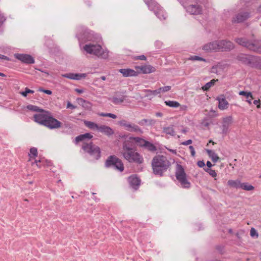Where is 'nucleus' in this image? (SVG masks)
<instances>
[{"mask_svg":"<svg viewBox=\"0 0 261 261\" xmlns=\"http://www.w3.org/2000/svg\"><path fill=\"white\" fill-rule=\"evenodd\" d=\"M122 153L123 156L129 163L141 164L143 163L142 156L136 151L133 144L129 141H124L122 144Z\"/></svg>","mask_w":261,"mask_h":261,"instance_id":"nucleus-1","label":"nucleus"},{"mask_svg":"<svg viewBox=\"0 0 261 261\" xmlns=\"http://www.w3.org/2000/svg\"><path fill=\"white\" fill-rule=\"evenodd\" d=\"M152 172L155 175L162 177L171 166L167 158L163 155H156L151 161Z\"/></svg>","mask_w":261,"mask_h":261,"instance_id":"nucleus-2","label":"nucleus"},{"mask_svg":"<svg viewBox=\"0 0 261 261\" xmlns=\"http://www.w3.org/2000/svg\"><path fill=\"white\" fill-rule=\"evenodd\" d=\"M236 59L245 66L261 69V58L259 57L240 53L238 55Z\"/></svg>","mask_w":261,"mask_h":261,"instance_id":"nucleus-3","label":"nucleus"},{"mask_svg":"<svg viewBox=\"0 0 261 261\" xmlns=\"http://www.w3.org/2000/svg\"><path fill=\"white\" fill-rule=\"evenodd\" d=\"M234 41L239 45L246 48L250 51L261 53L260 40H250L246 37H240L236 38Z\"/></svg>","mask_w":261,"mask_h":261,"instance_id":"nucleus-4","label":"nucleus"},{"mask_svg":"<svg viewBox=\"0 0 261 261\" xmlns=\"http://www.w3.org/2000/svg\"><path fill=\"white\" fill-rule=\"evenodd\" d=\"M76 37L79 41L80 46H81L82 43L87 41H95L98 39V36L95 35L93 31L83 26H80L77 28Z\"/></svg>","mask_w":261,"mask_h":261,"instance_id":"nucleus-5","label":"nucleus"},{"mask_svg":"<svg viewBox=\"0 0 261 261\" xmlns=\"http://www.w3.org/2000/svg\"><path fill=\"white\" fill-rule=\"evenodd\" d=\"M83 50L87 54L93 55L101 59H107L109 57V51L103 49L99 44H87L83 47Z\"/></svg>","mask_w":261,"mask_h":261,"instance_id":"nucleus-6","label":"nucleus"},{"mask_svg":"<svg viewBox=\"0 0 261 261\" xmlns=\"http://www.w3.org/2000/svg\"><path fill=\"white\" fill-rule=\"evenodd\" d=\"M175 176L182 188L189 189L191 187V183L187 179L185 169L180 164H177L176 166Z\"/></svg>","mask_w":261,"mask_h":261,"instance_id":"nucleus-7","label":"nucleus"},{"mask_svg":"<svg viewBox=\"0 0 261 261\" xmlns=\"http://www.w3.org/2000/svg\"><path fill=\"white\" fill-rule=\"evenodd\" d=\"M144 1L148 6L149 9L153 11L154 14L160 20H165L166 18V13L155 0H144Z\"/></svg>","mask_w":261,"mask_h":261,"instance_id":"nucleus-8","label":"nucleus"},{"mask_svg":"<svg viewBox=\"0 0 261 261\" xmlns=\"http://www.w3.org/2000/svg\"><path fill=\"white\" fill-rule=\"evenodd\" d=\"M83 150L89 154L94 160H98L101 156L100 148L92 142H84L82 145Z\"/></svg>","mask_w":261,"mask_h":261,"instance_id":"nucleus-9","label":"nucleus"},{"mask_svg":"<svg viewBox=\"0 0 261 261\" xmlns=\"http://www.w3.org/2000/svg\"><path fill=\"white\" fill-rule=\"evenodd\" d=\"M106 168H111L120 172L124 170V165L122 161L115 155L109 156L105 162Z\"/></svg>","mask_w":261,"mask_h":261,"instance_id":"nucleus-10","label":"nucleus"},{"mask_svg":"<svg viewBox=\"0 0 261 261\" xmlns=\"http://www.w3.org/2000/svg\"><path fill=\"white\" fill-rule=\"evenodd\" d=\"M118 124L128 132L138 134H142L143 133L142 129L139 126L135 123L127 122L124 119L119 121Z\"/></svg>","mask_w":261,"mask_h":261,"instance_id":"nucleus-11","label":"nucleus"},{"mask_svg":"<svg viewBox=\"0 0 261 261\" xmlns=\"http://www.w3.org/2000/svg\"><path fill=\"white\" fill-rule=\"evenodd\" d=\"M61 125L62 123L60 121L49 114L44 126L49 128V129H53L60 128L61 126Z\"/></svg>","mask_w":261,"mask_h":261,"instance_id":"nucleus-12","label":"nucleus"},{"mask_svg":"<svg viewBox=\"0 0 261 261\" xmlns=\"http://www.w3.org/2000/svg\"><path fill=\"white\" fill-rule=\"evenodd\" d=\"M181 5L184 6L186 11L192 15H199L202 13V7L197 4L190 5L188 6H186L181 2H180Z\"/></svg>","mask_w":261,"mask_h":261,"instance_id":"nucleus-13","label":"nucleus"},{"mask_svg":"<svg viewBox=\"0 0 261 261\" xmlns=\"http://www.w3.org/2000/svg\"><path fill=\"white\" fill-rule=\"evenodd\" d=\"M219 51H230L234 48L233 43L229 40H219Z\"/></svg>","mask_w":261,"mask_h":261,"instance_id":"nucleus-14","label":"nucleus"},{"mask_svg":"<svg viewBox=\"0 0 261 261\" xmlns=\"http://www.w3.org/2000/svg\"><path fill=\"white\" fill-rule=\"evenodd\" d=\"M232 123V117L231 116L226 117L223 119L221 126V134L226 135L229 132V128Z\"/></svg>","mask_w":261,"mask_h":261,"instance_id":"nucleus-15","label":"nucleus"},{"mask_svg":"<svg viewBox=\"0 0 261 261\" xmlns=\"http://www.w3.org/2000/svg\"><path fill=\"white\" fill-rule=\"evenodd\" d=\"M43 113L35 114L34 115V120L42 125H44L47 117L50 113L47 111H43Z\"/></svg>","mask_w":261,"mask_h":261,"instance_id":"nucleus-16","label":"nucleus"},{"mask_svg":"<svg viewBox=\"0 0 261 261\" xmlns=\"http://www.w3.org/2000/svg\"><path fill=\"white\" fill-rule=\"evenodd\" d=\"M15 57L25 64H31L35 63L34 58L28 54H15Z\"/></svg>","mask_w":261,"mask_h":261,"instance_id":"nucleus-17","label":"nucleus"},{"mask_svg":"<svg viewBox=\"0 0 261 261\" xmlns=\"http://www.w3.org/2000/svg\"><path fill=\"white\" fill-rule=\"evenodd\" d=\"M128 182L130 187L135 190H137L141 182L140 179L136 175H132L128 177Z\"/></svg>","mask_w":261,"mask_h":261,"instance_id":"nucleus-18","label":"nucleus"},{"mask_svg":"<svg viewBox=\"0 0 261 261\" xmlns=\"http://www.w3.org/2000/svg\"><path fill=\"white\" fill-rule=\"evenodd\" d=\"M219 40L214 41L204 44L202 49L205 51H219Z\"/></svg>","mask_w":261,"mask_h":261,"instance_id":"nucleus-19","label":"nucleus"},{"mask_svg":"<svg viewBox=\"0 0 261 261\" xmlns=\"http://www.w3.org/2000/svg\"><path fill=\"white\" fill-rule=\"evenodd\" d=\"M250 17V13L248 12H242L233 18L232 21L233 23H241L246 20Z\"/></svg>","mask_w":261,"mask_h":261,"instance_id":"nucleus-20","label":"nucleus"},{"mask_svg":"<svg viewBox=\"0 0 261 261\" xmlns=\"http://www.w3.org/2000/svg\"><path fill=\"white\" fill-rule=\"evenodd\" d=\"M126 96L117 92L116 94L109 98V100L115 105L121 104L124 102Z\"/></svg>","mask_w":261,"mask_h":261,"instance_id":"nucleus-21","label":"nucleus"},{"mask_svg":"<svg viewBox=\"0 0 261 261\" xmlns=\"http://www.w3.org/2000/svg\"><path fill=\"white\" fill-rule=\"evenodd\" d=\"M216 99L219 102L218 108L221 110H224L228 108V102L226 100L224 95H221L220 97H217Z\"/></svg>","mask_w":261,"mask_h":261,"instance_id":"nucleus-22","label":"nucleus"},{"mask_svg":"<svg viewBox=\"0 0 261 261\" xmlns=\"http://www.w3.org/2000/svg\"><path fill=\"white\" fill-rule=\"evenodd\" d=\"M119 72L124 77L135 76L138 75L137 71L129 68H123L119 70Z\"/></svg>","mask_w":261,"mask_h":261,"instance_id":"nucleus-23","label":"nucleus"},{"mask_svg":"<svg viewBox=\"0 0 261 261\" xmlns=\"http://www.w3.org/2000/svg\"><path fill=\"white\" fill-rule=\"evenodd\" d=\"M98 131L102 133L107 136H110L114 134V131L110 127L101 125L99 126Z\"/></svg>","mask_w":261,"mask_h":261,"instance_id":"nucleus-24","label":"nucleus"},{"mask_svg":"<svg viewBox=\"0 0 261 261\" xmlns=\"http://www.w3.org/2000/svg\"><path fill=\"white\" fill-rule=\"evenodd\" d=\"M138 124L142 126H153L155 123L156 121L152 119H143L138 121Z\"/></svg>","mask_w":261,"mask_h":261,"instance_id":"nucleus-25","label":"nucleus"},{"mask_svg":"<svg viewBox=\"0 0 261 261\" xmlns=\"http://www.w3.org/2000/svg\"><path fill=\"white\" fill-rule=\"evenodd\" d=\"M93 138V136L89 133H87L84 134H82L77 136L75 138V143H77L79 142L83 141L85 139H91Z\"/></svg>","mask_w":261,"mask_h":261,"instance_id":"nucleus-26","label":"nucleus"},{"mask_svg":"<svg viewBox=\"0 0 261 261\" xmlns=\"http://www.w3.org/2000/svg\"><path fill=\"white\" fill-rule=\"evenodd\" d=\"M140 70L143 73H150L155 71V68L151 65L142 66L140 67Z\"/></svg>","mask_w":261,"mask_h":261,"instance_id":"nucleus-27","label":"nucleus"},{"mask_svg":"<svg viewBox=\"0 0 261 261\" xmlns=\"http://www.w3.org/2000/svg\"><path fill=\"white\" fill-rule=\"evenodd\" d=\"M227 184L230 187L236 189H241L242 183L239 180H229Z\"/></svg>","mask_w":261,"mask_h":261,"instance_id":"nucleus-28","label":"nucleus"},{"mask_svg":"<svg viewBox=\"0 0 261 261\" xmlns=\"http://www.w3.org/2000/svg\"><path fill=\"white\" fill-rule=\"evenodd\" d=\"M206 151L208 156L211 158L213 162L216 163L219 160V158L214 151L210 149H206Z\"/></svg>","mask_w":261,"mask_h":261,"instance_id":"nucleus-29","label":"nucleus"},{"mask_svg":"<svg viewBox=\"0 0 261 261\" xmlns=\"http://www.w3.org/2000/svg\"><path fill=\"white\" fill-rule=\"evenodd\" d=\"M143 148L151 152H155L157 150L156 147L153 143L148 141L145 144Z\"/></svg>","mask_w":261,"mask_h":261,"instance_id":"nucleus-30","label":"nucleus"},{"mask_svg":"<svg viewBox=\"0 0 261 261\" xmlns=\"http://www.w3.org/2000/svg\"><path fill=\"white\" fill-rule=\"evenodd\" d=\"M85 125L88 127L89 128L93 130H98L99 125L97 124L96 123L92 122V121H84Z\"/></svg>","mask_w":261,"mask_h":261,"instance_id":"nucleus-31","label":"nucleus"},{"mask_svg":"<svg viewBox=\"0 0 261 261\" xmlns=\"http://www.w3.org/2000/svg\"><path fill=\"white\" fill-rule=\"evenodd\" d=\"M163 132L164 133L172 136H174L175 135V132L172 125L168 127H164L163 128Z\"/></svg>","mask_w":261,"mask_h":261,"instance_id":"nucleus-32","label":"nucleus"},{"mask_svg":"<svg viewBox=\"0 0 261 261\" xmlns=\"http://www.w3.org/2000/svg\"><path fill=\"white\" fill-rule=\"evenodd\" d=\"M137 144L138 146L144 147L145 144L147 142L145 139L140 138V137H133L131 138Z\"/></svg>","mask_w":261,"mask_h":261,"instance_id":"nucleus-33","label":"nucleus"},{"mask_svg":"<svg viewBox=\"0 0 261 261\" xmlns=\"http://www.w3.org/2000/svg\"><path fill=\"white\" fill-rule=\"evenodd\" d=\"M165 103L166 106L171 108H177L180 106L179 103L176 101L168 100L165 101Z\"/></svg>","mask_w":261,"mask_h":261,"instance_id":"nucleus-34","label":"nucleus"},{"mask_svg":"<svg viewBox=\"0 0 261 261\" xmlns=\"http://www.w3.org/2000/svg\"><path fill=\"white\" fill-rule=\"evenodd\" d=\"M216 81L214 79L212 80L210 82L206 83L203 86H202V89L203 91H208L212 86L214 85Z\"/></svg>","mask_w":261,"mask_h":261,"instance_id":"nucleus-35","label":"nucleus"},{"mask_svg":"<svg viewBox=\"0 0 261 261\" xmlns=\"http://www.w3.org/2000/svg\"><path fill=\"white\" fill-rule=\"evenodd\" d=\"M241 189L246 191H251L254 189V187L249 185L247 182L242 183Z\"/></svg>","mask_w":261,"mask_h":261,"instance_id":"nucleus-36","label":"nucleus"},{"mask_svg":"<svg viewBox=\"0 0 261 261\" xmlns=\"http://www.w3.org/2000/svg\"><path fill=\"white\" fill-rule=\"evenodd\" d=\"M27 109L30 111L33 112H43V110L42 109H40L38 107L30 105L27 106Z\"/></svg>","mask_w":261,"mask_h":261,"instance_id":"nucleus-37","label":"nucleus"},{"mask_svg":"<svg viewBox=\"0 0 261 261\" xmlns=\"http://www.w3.org/2000/svg\"><path fill=\"white\" fill-rule=\"evenodd\" d=\"M30 152L29 156L31 158L36 157L38 154L37 149L35 147H32L30 150Z\"/></svg>","mask_w":261,"mask_h":261,"instance_id":"nucleus-38","label":"nucleus"},{"mask_svg":"<svg viewBox=\"0 0 261 261\" xmlns=\"http://www.w3.org/2000/svg\"><path fill=\"white\" fill-rule=\"evenodd\" d=\"M34 93V91L31 90L29 89L28 88L26 87L25 88V90L24 91H22L20 92L21 95L23 97H27L28 95V94L31 93L33 94Z\"/></svg>","mask_w":261,"mask_h":261,"instance_id":"nucleus-39","label":"nucleus"},{"mask_svg":"<svg viewBox=\"0 0 261 261\" xmlns=\"http://www.w3.org/2000/svg\"><path fill=\"white\" fill-rule=\"evenodd\" d=\"M204 170L208 173L213 177H215L217 176V173L214 170H212L210 168H204Z\"/></svg>","mask_w":261,"mask_h":261,"instance_id":"nucleus-40","label":"nucleus"},{"mask_svg":"<svg viewBox=\"0 0 261 261\" xmlns=\"http://www.w3.org/2000/svg\"><path fill=\"white\" fill-rule=\"evenodd\" d=\"M239 95L245 96L247 99L252 98V93L250 92L241 91L239 92Z\"/></svg>","mask_w":261,"mask_h":261,"instance_id":"nucleus-41","label":"nucleus"},{"mask_svg":"<svg viewBox=\"0 0 261 261\" xmlns=\"http://www.w3.org/2000/svg\"><path fill=\"white\" fill-rule=\"evenodd\" d=\"M190 60L192 61H200L206 62V60L198 56H193L190 58Z\"/></svg>","mask_w":261,"mask_h":261,"instance_id":"nucleus-42","label":"nucleus"},{"mask_svg":"<svg viewBox=\"0 0 261 261\" xmlns=\"http://www.w3.org/2000/svg\"><path fill=\"white\" fill-rule=\"evenodd\" d=\"M99 115L101 116H103V117H109L113 119H116L117 118V116L112 113H101L99 114Z\"/></svg>","mask_w":261,"mask_h":261,"instance_id":"nucleus-43","label":"nucleus"},{"mask_svg":"<svg viewBox=\"0 0 261 261\" xmlns=\"http://www.w3.org/2000/svg\"><path fill=\"white\" fill-rule=\"evenodd\" d=\"M145 92H150L152 93V95L156 96L159 94H160V91L159 90V88L158 89L155 90H151L149 89H145L144 90Z\"/></svg>","mask_w":261,"mask_h":261,"instance_id":"nucleus-44","label":"nucleus"},{"mask_svg":"<svg viewBox=\"0 0 261 261\" xmlns=\"http://www.w3.org/2000/svg\"><path fill=\"white\" fill-rule=\"evenodd\" d=\"M75 80H80L82 79H84L86 77V73H75Z\"/></svg>","mask_w":261,"mask_h":261,"instance_id":"nucleus-45","label":"nucleus"},{"mask_svg":"<svg viewBox=\"0 0 261 261\" xmlns=\"http://www.w3.org/2000/svg\"><path fill=\"white\" fill-rule=\"evenodd\" d=\"M78 101L83 106V107H88V105H90V103L88 101L82 98H79Z\"/></svg>","mask_w":261,"mask_h":261,"instance_id":"nucleus-46","label":"nucleus"},{"mask_svg":"<svg viewBox=\"0 0 261 261\" xmlns=\"http://www.w3.org/2000/svg\"><path fill=\"white\" fill-rule=\"evenodd\" d=\"M171 87L170 86H166L163 87H161L159 88V90L160 91V93H164L168 92L170 90Z\"/></svg>","mask_w":261,"mask_h":261,"instance_id":"nucleus-47","label":"nucleus"},{"mask_svg":"<svg viewBox=\"0 0 261 261\" xmlns=\"http://www.w3.org/2000/svg\"><path fill=\"white\" fill-rule=\"evenodd\" d=\"M75 73H69L63 74L62 76L64 77H66L71 80H75Z\"/></svg>","mask_w":261,"mask_h":261,"instance_id":"nucleus-48","label":"nucleus"},{"mask_svg":"<svg viewBox=\"0 0 261 261\" xmlns=\"http://www.w3.org/2000/svg\"><path fill=\"white\" fill-rule=\"evenodd\" d=\"M250 236L252 237L257 238L258 234L256 230L254 228H251L250 230Z\"/></svg>","mask_w":261,"mask_h":261,"instance_id":"nucleus-49","label":"nucleus"},{"mask_svg":"<svg viewBox=\"0 0 261 261\" xmlns=\"http://www.w3.org/2000/svg\"><path fill=\"white\" fill-rule=\"evenodd\" d=\"M38 91L39 92H43L48 95H51L52 94V91L51 90L44 89L43 88H41V87L39 88L38 89Z\"/></svg>","mask_w":261,"mask_h":261,"instance_id":"nucleus-50","label":"nucleus"},{"mask_svg":"<svg viewBox=\"0 0 261 261\" xmlns=\"http://www.w3.org/2000/svg\"><path fill=\"white\" fill-rule=\"evenodd\" d=\"M133 59L135 60H140L145 61L146 60V57L144 55H142L138 56H134L133 57Z\"/></svg>","mask_w":261,"mask_h":261,"instance_id":"nucleus-51","label":"nucleus"},{"mask_svg":"<svg viewBox=\"0 0 261 261\" xmlns=\"http://www.w3.org/2000/svg\"><path fill=\"white\" fill-rule=\"evenodd\" d=\"M35 163H36V165L38 167L40 168L41 166V163L44 164V160H36L35 161Z\"/></svg>","mask_w":261,"mask_h":261,"instance_id":"nucleus-52","label":"nucleus"},{"mask_svg":"<svg viewBox=\"0 0 261 261\" xmlns=\"http://www.w3.org/2000/svg\"><path fill=\"white\" fill-rule=\"evenodd\" d=\"M197 164L200 168L203 167L205 166V163L203 160L198 161Z\"/></svg>","mask_w":261,"mask_h":261,"instance_id":"nucleus-53","label":"nucleus"},{"mask_svg":"<svg viewBox=\"0 0 261 261\" xmlns=\"http://www.w3.org/2000/svg\"><path fill=\"white\" fill-rule=\"evenodd\" d=\"M189 149L190 150L191 155L192 156H194L195 154V151L194 147L193 146H190Z\"/></svg>","mask_w":261,"mask_h":261,"instance_id":"nucleus-54","label":"nucleus"},{"mask_svg":"<svg viewBox=\"0 0 261 261\" xmlns=\"http://www.w3.org/2000/svg\"><path fill=\"white\" fill-rule=\"evenodd\" d=\"M253 103L254 105H256L257 108H259L260 107V100H254L253 101Z\"/></svg>","mask_w":261,"mask_h":261,"instance_id":"nucleus-55","label":"nucleus"},{"mask_svg":"<svg viewBox=\"0 0 261 261\" xmlns=\"http://www.w3.org/2000/svg\"><path fill=\"white\" fill-rule=\"evenodd\" d=\"M6 20V18L0 12V24L3 23Z\"/></svg>","mask_w":261,"mask_h":261,"instance_id":"nucleus-56","label":"nucleus"},{"mask_svg":"<svg viewBox=\"0 0 261 261\" xmlns=\"http://www.w3.org/2000/svg\"><path fill=\"white\" fill-rule=\"evenodd\" d=\"M67 108H70L71 109H74L76 108V106L72 105L70 102L68 101L67 105Z\"/></svg>","mask_w":261,"mask_h":261,"instance_id":"nucleus-57","label":"nucleus"},{"mask_svg":"<svg viewBox=\"0 0 261 261\" xmlns=\"http://www.w3.org/2000/svg\"><path fill=\"white\" fill-rule=\"evenodd\" d=\"M192 140L191 139H189L186 141L182 142L181 143V144L184 145H188L192 144Z\"/></svg>","mask_w":261,"mask_h":261,"instance_id":"nucleus-58","label":"nucleus"},{"mask_svg":"<svg viewBox=\"0 0 261 261\" xmlns=\"http://www.w3.org/2000/svg\"><path fill=\"white\" fill-rule=\"evenodd\" d=\"M217 249L219 250L221 253H222L224 250V247L223 246H217Z\"/></svg>","mask_w":261,"mask_h":261,"instance_id":"nucleus-59","label":"nucleus"},{"mask_svg":"<svg viewBox=\"0 0 261 261\" xmlns=\"http://www.w3.org/2000/svg\"><path fill=\"white\" fill-rule=\"evenodd\" d=\"M0 59L6 60L7 61L9 60V58L8 57L1 54H0Z\"/></svg>","mask_w":261,"mask_h":261,"instance_id":"nucleus-60","label":"nucleus"},{"mask_svg":"<svg viewBox=\"0 0 261 261\" xmlns=\"http://www.w3.org/2000/svg\"><path fill=\"white\" fill-rule=\"evenodd\" d=\"M206 166H207V168H210L211 169V168L213 166V165L212 164V163H211V162L210 161H207L206 162Z\"/></svg>","mask_w":261,"mask_h":261,"instance_id":"nucleus-61","label":"nucleus"},{"mask_svg":"<svg viewBox=\"0 0 261 261\" xmlns=\"http://www.w3.org/2000/svg\"><path fill=\"white\" fill-rule=\"evenodd\" d=\"M253 99V96H252V98H249L246 99V101L249 104L251 105L252 103V100Z\"/></svg>","mask_w":261,"mask_h":261,"instance_id":"nucleus-62","label":"nucleus"},{"mask_svg":"<svg viewBox=\"0 0 261 261\" xmlns=\"http://www.w3.org/2000/svg\"><path fill=\"white\" fill-rule=\"evenodd\" d=\"M155 116L156 117H161L163 116V113L161 112H156L155 113Z\"/></svg>","mask_w":261,"mask_h":261,"instance_id":"nucleus-63","label":"nucleus"},{"mask_svg":"<svg viewBox=\"0 0 261 261\" xmlns=\"http://www.w3.org/2000/svg\"><path fill=\"white\" fill-rule=\"evenodd\" d=\"M75 91L79 93H83L84 90L83 89H76Z\"/></svg>","mask_w":261,"mask_h":261,"instance_id":"nucleus-64","label":"nucleus"}]
</instances>
